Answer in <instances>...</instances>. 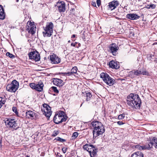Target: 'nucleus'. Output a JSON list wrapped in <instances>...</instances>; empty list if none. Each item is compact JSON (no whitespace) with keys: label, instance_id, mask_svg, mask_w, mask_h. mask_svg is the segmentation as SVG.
<instances>
[{"label":"nucleus","instance_id":"obj_1","mask_svg":"<svg viewBox=\"0 0 157 157\" xmlns=\"http://www.w3.org/2000/svg\"><path fill=\"white\" fill-rule=\"evenodd\" d=\"M127 103L133 109L140 108L141 100L137 94H131L127 97Z\"/></svg>","mask_w":157,"mask_h":157},{"label":"nucleus","instance_id":"obj_2","mask_svg":"<svg viewBox=\"0 0 157 157\" xmlns=\"http://www.w3.org/2000/svg\"><path fill=\"white\" fill-rule=\"evenodd\" d=\"M91 124L94 129L93 132L94 137L96 138L98 136H101L105 132V128L102 124L95 121L92 122Z\"/></svg>","mask_w":157,"mask_h":157},{"label":"nucleus","instance_id":"obj_3","mask_svg":"<svg viewBox=\"0 0 157 157\" xmlns=\"http://www.w3.org/2000/svg\"><path fill=\"white\" fill-rule=\"evenodd\" d=\"M153 146H154L155 148L157 149V138L155 137L150 138L149 140H148V142L147 143L146 145L140 146L137 145L136 147L138 148L140 150L146 149L149 150Z\"/></svg>","mask_w":157,"mask_h":157},{"label":"nucleus","instance_id":"obj_4","mask_svg":"<svg viewBox=\"0 0 157 157\" xmlns=\"http://www.w3.org/2000/svg\"><path fill=\"white\" fill-rule=\"evenodd\" d=\"M5 123L6 126L12 130H16L19 128L17 121L14 118H6Z\"/></svg>","mask_w":157,"mask_h":157},{"label":"nucleus","instance_id":"obj_5","mask_svg":"<svg viewBox=\"0 0 157 157\" xmlns=\"http://www.w3.org/2000/svg\"><path fill=\"white\" fill-rule=\"evenodd\" d=\"M100 77L102 80L109 86H112L114 83L115 80L106 73H101L100 75Z\"/></svg>","mask_w":157,"mask_h":157},{"label":"nucleus","instance_id":"obj_6","mask_svg":"<svg viewBox=\"0 0 157 157\" xmlns=\"http://www.w3.org/2000/svg\"><path fill=\"white\" fill-rule=\"evenodd\" d=\"M100 77L102 80L109 86H112L114 83L115 80L106 73H101L100 75Z\"/></svg>","mask_w":157,"mask_h":157},{"label":"nucleus","instance_id":"obj_7","mask_svg":"<svg viewBox=\"0 0 157 157\" xmlns=\"http://www.w3.org/2000/svg\"><path fill=\"white\" fill-rule=\"evenodd\" d=\"M19 87V82L15 80H13L11 84H8L6 86L7 91L11 92H15Z\"/></svg>","mask_w":157,"mask_h":157},{"label":"nucleus","instance_id":"obj_8","mask_svg":"<svg viewBox=\"0 0 157 157\" xmlns=\"http://www.w3.org/2000/svg\"><path fill=\"white\" fill-rule=\"evenodd\" d=\"M53 25L52 22L47 24L44 29V31L43 32L44 36H50L53 33Z\"/></svg>","mask_w":157,"mask_h":157},{"label":"nucleus","instance_id":"obj_9","mask_svg":"<svg viewBox=\"0 0 157 157\" xmlns=\"http://www.w3.org/2000/svg\"><path fill=\"white\" fill-rule=\"evenodd\" d=\"M29 86L32 89H35L36 91L39 92L43 91V88L44 86V84L41 81L38 82L37 84L31 83L30 84Z\"/></svg>","mask_w":157,"mask_h":157},{"label":"nucleus","instance_id":"obj_10","mask_svg":"<svg viewBox=\"0 0 157 157\" xmlns=\"http://www.w3.org/2000/svg\"><path fill=\"white\" fill-rule=\"evenodd\" d=\"M36 27L34 22L28 21L27 23L26 30L29 33L33 34L35 33Z\"/></svg>","mask_w":157,"mask_h":157},{"label":"nucleus","instance_id":"obj_11","mask_svg":"<svg viewBox=\"0 0 157 157\" xmlns=\"http://www.w3.org/2000/svg\"><path fill=\"white\" fill-rule=\"evenodd\" d=\"M148 73L146 71L133 70L129 72V75L131 78H133L136 76L140 74L144 75H148Z\"/></svg>","mask_w":157,"mask_h":157},{"label":"nucleus","instance_id":"obj_12","mask_svg":"<svg viewBox=\"0 0 157 157\" xmlns=\"http://www.w3.org/2000/svg\"><path fill=\"white\" fill-rule=\"evenodd\" d=\"M43 106L44 108L42 110L44 111L43 114L47 117H49L52 114L51 108L46 104H44Z\"/></svg>","mask_w":157,"mask_h":157},{"label":"nucleus","instance_id":"obj_13","mask_svg":"<svg viewBox=\"0 0 157 157\" xmlns=\"http://www.w3.org/2000/svg\"><path fill=\"white\" fill-rule=\"evenodd\" d=\"M29 58L30 59H33L36 61H38L40 59V54L37 51H33L29 54Z\"/></svg>","mask_w":157,"mask_h":157},{"label":"nucleus","instance_id":"obj_14","mask_svg":"<svg viewBox=\"0 0 157 157\" xmlns=\"http://www.w3.org/2000/svg\"><path fill=\"white\" fill-rule=\"evenodd\" d=\"M67 120L66 116H61L58 114L55 115L53 118L54 122L56 124L65 121Z\"/></svg>","mask_w":157,"mask_h":157},{"label":"nucleus","instance_id":"obj_15","mask_svg":"<svg viewBox=\"0 0 157 157\" xmlns=\"http://www.w3.org/2000/svg\"><path fill=\"white\" fill-rule=\"evenodd\" d=\"M109 51L114 56L117 54V52L119 49V48L116 44H113L110 45L109 47Z\"/></svg>","mask_w":157,"mask_h":157},{"label":"nucleus","instance_id":"obj_16","mask_svg":"<svg viewBox=\"0 0 157 157\" xmlns=\"http://www.w3.org/2000/svg\"><path fill=\"white\" fill-rule=\"evenodd\" d=\"M119 4L118 2L117 1H113L110 2L108 6V9L111 10H113L116 8Z\"/></svg>","mask_w":157,"mask_h":157},{"label":"nucleus","instance_id":"obj_17","mask_svg":"<svg viewBox=\"0 0 157 157\" xmlns=\"http://www.w3.org/2000/svg\"><path fill=\"white\" fill-rule=\"evenodd\" d=\"M56 6L58 7L59 12H64L65 10V3L63 2H58Z\"/></svg>","mask_w":157,"mask_h":157},{"label":"nucleus","instance_id":"obj_18","mask_svg":"<svg viewBox=\"0 0 157 157\" xmlns=\"http://www.w3.org/2000/svg\"><path fill=\"white\" fill-rule=\"evenodd\" d=\"M50 59L51 63H58L60 62V59L55 54H53L50 56Z\"/></svg>","mask_w":157,"mask_h":157},{"label":"nucleus","instance_id":"obj_19","mask_svg":"<svg viewBox=\"0 0 157 157\" xmlns=\"http://www.w3.org/2000/svg\"><path fill=\"white\" fill-rule=\"evenodd\" d=\"M109 67L111 68L115 69H117L120 67L119 63L114 60H112L110 61L109 64Z\"/></svg>","mask_w":157,"mask_h":157},{"label":"nucleus","instance_id":"obj_20","mask_svg":"<svg viewBox=\"0 0 157 157\" xmlns=\"http://www.w3.org/2000/svg\"><path fill=\"white\" fill-rule=\"evenodd\" d=\"M93 148H95V147L92 144H86L83 147V149L87 151L89 153H91V151L93 150Z\"/></svg>","mask_w":157,"mask_h":157},{"label":"nucleus","instance_id":"obj_21","mask_svg":"<svg viewBox=\"0 0 157 157\" xmlns=\"http://www.w3.org/2000/svg\"><path fill=\"white\" fill-rule=\"evenodd\" d=\"M53 83L54 85L59 86H62L63 85V81L59 78H54L53 80Z\"/></svg>","mask_w":157,"mask_h":157},{"label":"nucleus","instance_id":"obj_22","mask_svg":"<svg viewBox=\"0 0 157 157\" xmlns=\"http://www.w3.org/2000/svg\"><path fill=\"white\" fill-rule=\"evenodd\" d=\"M127 17L131 20H134L139 19L140 17L135 13H129L127 15Z\"/></svg>","mask_w":157,"mask_h":157},{"label":"nucleus","instance_id":"obj_23","mask_svg":"<svg viewBox=\"0 0 157 157\" xmlns=\"http://www.w3.org/2000/svg\"><path fill=\"white\" fill-rule=\"evenodd\" d=\"M78 68L76 67H73L71 70V71L68 73H63V74L66 76H71L73 74L76 73Z\"/></svg>","mask_w":157,"mask_h":157},{"label":"nucleus","instance_id":"obj_24","mask_svg":"<svg viewBox=\"0 0 157 157\" xmlns=\"http://www.w3.org/2000/svg\"><path fill=\"white\" fill-rule=\"evenodd\" d=\"M26 115L28 118L32 117L34 118L36 117V114L32 111H28L26 113Z\"/></svg>","mask_w":157,"mask_h":157},{"label":"nucleus","instance_id":"obj_25","mask_svg":"<svg viewBox=\"0 0 157 157\" xmlns=\"http://www.w3.org/2000/svg\"><path fill=\"white\" fill-rule=\"evenodd\" d=\"M5 18V13L4 8L2 5H0V19L3 20Z\"/></svg>","mask_w":157,"mask_h":157},{"label":"nucleus","instance_id":"obj_26","mask_svg":"<svg viewBox=\"0 0 157 157\" xmlns=\"http://www.w3.org/2000/svg\"><path fill=\"white\" fill-rule=\"evenodd\" d=\"M131 157H143V154L141 152H137L133 154Z\"/></svg>","mask_w":157,"mask_h":157},{"label":"nucleus","instance_id":"obj_27","mask_svg":"<svg viewBox=\"0 0 157 157\" xmlns=\"http://www.w3.org/2000/svg\"><path fill=\"white\" fill-rule=\"evenodd\" d=\"M93 150L91 151V153L89 152L91 157H95L97 155V150L96 148H93Z\"/></svg>","mask_w":157,"mask_h":157},{"label":"nucleus","instance_id":"obj_28","mask_svg":"<svg viewBox=\"0 0 157 157\" xmlns=\"http://www.w3.org/2000/svg\"><path fill=\"white\" fill-rule=\"evenodd\" d=\"M85 97L86 100V101H90L92 98V95L90 93L88 92L86 94Z\"/></svg>","mask_w":157,"mask_h":157},{"label":"nucleus","instance_id":"obj_29","mask_svg":"<svg viewBox=\"0 0 157 157\" xmlns=\"http://www.w3.org/2000/svg\"><path fill=\"white\" fill-rule=\"evenodd\" d=\"M6 102L4 98L0 97V108L2 107L3 105Z\"/></svg>","mask_w":157,"mask_h":157},{"label":"nucleus","instance_id":"obj_30","mask_svg":"<svg viewBox=\"0 0 157 157\" xmlns=\"http://www.w3.org/2000/svg\"><path fill=\"white\" fill-rule=\"evenodd\" d=\"M6 55L8 56L9 57L13 59L15 57V56L13 55V54L10 53L9 52H7L6 53Z\"/></svg>","mask_w":157,"mask_h":157},{"label":"nucleus","instance_id":"obj_31","mask_svg":"<svg viewBox=\"0 0 157 157\" xmlns=\"http://www.w3.org/2000/svg\"><path fill=\"white\" fill-rule=\"evenodd\" d=\"M78 136V133L77 132H74L72 134V139H75Z\"/></svg>","mask_w":157,"mask_h":157},{"label":"nucleus","instance_id":"obj_32","mask_svg":"<svg viewBox=\"0 0 157 157\" xmlns=\"http://www.w3.org/2000/svg\"><path fill=\"white\" fill-rule=\"evenodd\" d=\"M12 110L13 112H14L16 114L17 116L18 115V113L17 111V109L16 107H13L12 108Z\"/></svg>","mask_w":157,"mask_h":157},{"label":"nucleus","instance_id":"obj_33","mask_svg":"<svg viewBox=\"0 0 157 157\" xmlns=\"http://www.w3.org/2000/svg\"><path fill=\"white\" fill-rule=\"evenodd\" d=\"M52 90H53V91L55 93H59V91L57 89V88L55 86H52L51 88Z\"/></svg>","mask_w":157,"mask_h":157},{"label":"nucleus","instance_id":"obj_34","mask_svg":"<svg viewBox=\"0 0 157 157\" xmlns=\"http://www.w3.org/2000/svg\"><path fill=\"white\" fill-rule=\"evenodd\" d=\"M125 117V115L124 114H122L119 115L118 117V120L123 119Z\"/></svg>","mask_w":157,"mask_h":157},{"label":"nucleus","instance_id":"obj_35","mask_svg":"<svg viewBox=\"0 0 157 157\" xmlns=\"http://www.w3.org/2000/svg\"><path fill=\"white\" fill-rule=\"evenodd\" d=\"M155 5L154 4H151L150 5H148L147 6V9H150L151 8L152 9H154L155 8Z\"/></svg>","mask_w":157,"mask_h":157},{"label":"nucleus","instance_id":"obj_36","mask_svg":"<svg viewBox=\"0 0 157 157\" xmlns=\"http://www.w3.org/2000/svg\"><path fill=\"white\" fill-rule=\"evenodd\" d=\"M57 140L61 142H63L66 141L65 140L59 137H57Z\"/></svg>","mask_w":157,"mask_h":157},{"label":"nucleus","instance_id":"obj_37","mask_svg":"<svg viewBox=\"0 0 157 157\" xmlns=\"http://www.w3.org/2000/svg\"><path fill=\"white\" fill-rule=\"evenodd\" d=\"M58 133H59L58 131H55L53 132V134L52 135V136H57L58 134Z\"/></svg>","mask_w":157,"mask_h":157},{"label":"nucleus","instance_id":"obj_38","mask_svg":"<svg viewBox=\"0 0 157 157\" xmlns=\"http://www.w3.org/2000/svg\"><path fill=\"white\" fill-rule=\"evenodd\" d=\"M67 149V148L66 147H63L62 149V151L64 153H65Z\"/></svg>","mask_w":157,"mask_h":157},{"label":"nucleus","instance_id":"obj_39","mask_svg":"<svg viewBox=\"0 0 157 157\" xmlns=\"http://www.w3.org/2000/svg\"><path fill=\"white\" fill-rule=\"evenodd\" d=\"M97 4L98 7H99L101 4L100 0H97Z\"/></svg>","mask_w":157,"mask_h":157},{"label":"nucleus","instance_id":"obj_40","mask_svg":"<svg viewBox=\"0 0 157 157\" xmlns=\"http://www.w3.org/2000/svg\"><path fill=\"white\" fill-rule=\"evenodd\" d=\"M64 112L63 111H61L60 113H59L58 115H60V116H64Z\"/></svg>","mask_w":157,"mask_h":157},{"label":"nucleus","instance_id":"obj_41","mask_svg":"<svg viewBox=\"0 0 157 157\" xmlns=\"http://www.w3.org/2000/svg\"><path fill=\"white\" fill-rule=\"evenodd\" d=\"M117 123L119 125H121L124 124V123H123L122 122L120 121H118L117 122Z\"/></svg>","mask_w":157,"mask_h":157},{"label":"nucleus","instance_id":"obj_42","mask_svg":"<svg viewBox=\"0 0 157 157\" xmlns=\"http://www.w3.org/2000/svg\"><path fill=\"white\" fill-rule=\"evenodd\" d=\"M91 4L93 6H96V3L95 2L92 1Z\"/></svg>","mask_w":157,"mask_h":157},{"label":"nucleus","instance_id":"obj_43","mask_svg":"<svg viewBox=\"0 0 157 157\" xmlns=\"http://www.w3.org/2000/svg\"><path fill=\"white\" fill-rule=\"evenodd\" d=\"M77 44V42L72 43L71 44V45L72 46L75 47L76 44Z\"/></svg>","mask_w":157,"mask_h":157},{"label":"nucleus","instance_id":"obj_44","mask_svg":"<svg viewBox=\"0 0 157 157\" xmlns=\"http://www.w3.org/2000/svg\"><path fill=\"white\" fill-rule=\"evenodd\" d=\"M2 138L0 137V148L1 147L2 145Z\"/></svg>","mask_w":157,"mask_h":157},{"label":"nucleus","instance_id":"obj_45","mask_svg":"<svg viewBox=\"0 0 157 157\" xmlns=\"http://www.w3.org/2000/svg\"><path fill=\"white\" fill-rule=\"evenodd\" d=\"M75 37V34H73L71 36L72 38H74Z\"/></svg>","mask_w":157,"mask_h":157},{"label":"nucleus","instance_id":"obj_46","mask_svg":"<svg viewBox=\"0 0 157 157\" xmlns=\"http://www.w3.org/2000/svg\"><path fill=\"white\" fill-rule=\"evenodd\" d=\"M68 43H70V40H69V41H68Z\"/></svg>","mask_w":157,"mask_h":157},{"label":"nucleus","instance_id":"obj_47","mask_svg":"<svg viewBox=\"0 0 157 157\" xmlns=\"http://www.w3.org/2000/svg\"><path fill=\"white\" fill-rule=\"evenodd\" d=\"M18 0H16V2H18Z\"/></svg>","mask_w":157,"mask_h":157},{"label":"nucleus","instance_id":"obj_48","mask_svg":"<svg viewBox=\"0 0 157 157\" xmlns=\"http://www.w3.org/2000/svg\"><path fill=\"white\" fill-rule=\"evenodd\" d=\"M116 18H117V19H119L118 17H117Z\"/></svg>","mask_w":157,"mask_h":157},{"label":"nucleus","instance_id":"obj_49","mask_svg":"<svg viewBox=\"0 0 157 157\" xmlns=\"http://www.w3.org/2000/svg\"><path fill=\"white\" fill-rule=\"evenodd\" d=\"M26 157H29V156H26Z\"/></svg>","mask_w":157,"mask_h":157}]
</instances>
